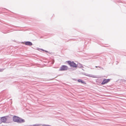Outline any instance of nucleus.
<instances>
[{"mask_svg":"<svg viewBox=\"0 0 126 126\" xmlns=\"http://www.w3.org/2000/svg\"><path fill=\"white\" fill-rule=\"evenodd\" d=\"M95 67H99V68H100V67L97 66H95Z\"/></svg>","mask_w":126,"mask_h":126,"instance_id":"obj_15","label":"nucleus"},{"mask_svg":"<svg viewBox=\"0 0 126 126\" xmlns=\"http://www.w3.org/2000/svg\"><path fill=\"white\" fill-rule=\"evenodd\" d=\"M42 125L41 124H35L33 125L34 126H42Z\"/></svg>","mask_w":126,"mask_h":126,"instance_id":"obj_10","label":"nucleus"},{"mask_svg":"<svg viewBox=\"0 0 126 126\" xmlns=\"http://www.w3.org/2000/svg\"><path fill=\"white\" fill-rule=\"evenodd\" d=\"M78 82L79 83H81L82 84H86V83L85 82V81L81 79H79L78 80Z\"/></svg>","mask_w":126,"mask_h":126,"instance_id":"obj_7","label":"nucleus"},{"mask_svg":"<svg viewBox=\"0 0 126 126\" xmlns=\"http://www.w3.org/2000/svg\"><path fill=\"white\" fill-rule=\"evenodd\" d=\"M8 117V116H5L1 117L0 118L1 122H0V124H1V123H5L7 120V118Z\"/></svg>","mask_w":126,"mask_h":126,"instance_id":"obj_4","label":"nucleus"},{"mask_svg":"<svg viewBox=\"0 0 126 126\" xmlns=\"http://www.w3.org/2000/svg\"><path fill=\"white\" fill-rule=\"evenodd\" d=\"M42 126H52L51 125H46V124H43L42 125Z\"/></svg>","mask_w":126,"mask_h":126,"instance_id":"obj_11","label":"nucleus"},{"mask_svg":"<svg viewBox=\"0 0 126 126\" xmlns=\"http://www.w3.org/2000/svg\"><path fill=\"white\" fill-rule=\"evenodd\" d=\"M5 69V68H4V69H1V68H0V72H2Z\"/></svg>","mask_w":126,"mask_h":126,"instance_id":"obj_12","label":"nucleus"},{"mask_svg":"<svg viewBox=\"0 0 126 126\" xmlns=\"http://www.w3.org/2000/svg\"><path fill=\"white\" fill-rule=\"evenodd\" d=\"M38 48V50H39V49H40V50H42V51H45L44 50V49H42L39 48Z\"/></svg>","mask_w":126,"mask_h":126,"instance_id":"obj_13","label":"nucleus"},{"mask_svg":"<svg viewBox=\"0 0 126 126\" xmlns=\"http://www.w3.org/2000/svg\"><path fill=\"white\" fill-rule=\"evenodd\" d=\"M83 74L85 76H88V77H94H94L93 76V75H91V74H88L86 73H84V74Z\"/></svg>","mask_w":126,"mask_h":126,"instance_id":"obj_8","label":"nucleus"},{"mask_svg":"<svg viewBox=\"0 0 126 126\" xmlns=\"http://www.w3.org/2000/svg\"><path fill=\"white\" fill-rule=\"evenodd\" d=\"M25 45H26L31 46L32 45V43L30 41H26L25 42Z\"/></svg>","mask_w":126,"mask_h":126,"instance_id":"obj_6","label":"nucleus"},{"mask_svg":"<svg viewBox=\"0 0 126 126\" xmlns=\"http://www.w3.org/2000/svg\"><path fill=\"white\" fill-rule=\"evenodd\" d=\"M44 51L46 52H47V53H48V51H47L46 50H45V51Z\"/></svg>","mask_w":126,"mask_h":126,"instance_id":"obj_14","label":"nucleus"},{"mask_svg":"<svg viewBox=\"0 0 126 126\" xmlns=\"http://www.w3.org/2000/svg\"><path fill=\"white\" fill-rule=\"evenodd\" d=\"M110 79H104L103 81L101 82V84L102 85H103L107 84L110 81Z\"/></svg>","mask_w":126,"mask_h":126,"instance_id":"obj_5","label":"nucleus"},{"mask_svg":"<svg viewBox=\"0 0 126 126\" xmlns=\"http://www.w3.org/2000/svg\"><path fill=\"white\" fill-rule=\"evenodd\" d=\"M67 62L68 64L71 67L75 68L77 67V65L73 61L71 62V61H67Z\"/></svg>","mask_w":126,"mask_h":126,"instance_id":"obj_2","label":"nucleus"},{"mask_svg":"<svg viewBox=\"0 0 126 126\" xmlns=\"http://www.w3.org/2000/svg\"><path fill=\"white\" fill-rule=\"evenodd\" d=\"M77 67H78L79 68H80L81 67H82V66L81 64H80V63H79V64H78L77 65Z\"/></svg>","mask_w":126,"mask_h":126,"instance_id":"obj_9","label":"nucleus"},{"mask_svg":"<svg viewBox=\"0 0 126 126\" xmlns=\"http://www.w3.org/2000/svg\"><path fill=\"white\" fill-rule=\"evenodd\" d=\"M13 121L18 123H22L25 122L24 119L16 116H14L13 118Z\"/></svg>","mask_w":126,"mask_h":126,"instance_id":"obj_1","label":"nucleus"},{"mask_svg":"<svg viewBox=\"0 0 126 126\" xmlns=\"http://www.w3.org/2000/svg\"><path fill=\"white\" fill-rule=\"evenodd\" d=\"M68 67L67 66L65 65H62L60 68L59 71H64L67 70Z\"/></svg>","mask_w":126,"mask_h":126,"instance_id":"obj_3","label":"nucleus"}]
</instances>
